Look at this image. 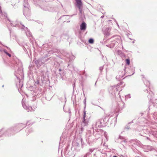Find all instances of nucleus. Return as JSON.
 I'll return each mask as SVG.
<instances>
[{
  "instance_id": "nucleus-12",
  "label": "nucleus",
  "mask_w": 157,
  "mask_h": 157,
  "mask_svg": "<svg viewBox=\"0 0 157 157\" xmlns=\"http://www.w3.org/2000/svg\"><path fill=\"white\" fill-rule=\"evenodd\" d=\"M4 52L9 57H11V55L10 54L8 53L6 50H4Z\"/></svg>"
},
{
  "instance_id": "nucleus-15",
  "label": "nucleus",
  "mask_w": 157,
  "mask_h": 157,
  "mask_svg": "<svg viewBox=\"0 0 157 157\" xmlns=\"http://www.w3.org/2000/svg\"><path fill=\"white\" fill-rule=\"evenodd\" d=\"M125 98H131V96L130 94H128V95H127L125 97Z\"/></svg>"
},
{
  "instance_id": "nucleus-13",
  "label": "nucleus",
  "mask_w": 157,
  "mask_h": 157,
  "mask_svg": "<svg viewBox=\"0 0 157 157\" xmlns=\"http://www.w3.org/2000/svg\"><path fill=\"white\" fill-rule=\"evenodd\" d=\"M89 42L90 43L92 44L94 43V40L93 39L91 38L89 40Z\"/></svg>"
},
{
  "instance_id": "nucleus-17",
  "label": "nucleus",
  "mask_w": 157,
  "mask_h": 157,
  "mask_svg": "<svg viewBox=\"0 0 157 157\" xmlns=\"http://www.w3.org/2000/svg\"><path fill=\"white\" fill-rule=\"evenodd\" d=\"M99 69L101 71H102L103 69V67H100Z\"/></svg>"
},
{
  "instance_id": "nucleus-7",
  "label": "nucleus",
  "mask_w": 157,
  "mask_h": 157,
  "mask_svg": "<svg viewBox=\"0 0 157 157\" xmlns=\"http://www.w3.org/2000/svg\"><path fill=\"white\" fill-rule=\"evenodd\" d=\"M22 26L24 27L23 29H25L26 35L28 37L31 36V34L30 32L28 30V29L27 27H25L23 25Z\"/></svg>"
},
{
  "instance_id": "nucleus-18",
  "label": "nucleus",
  "mask_w": 157,
  "mask_h": 157,
  "mask_svg": "<svg viewBox=\"0 0 157 157\" xmlns=\"http://www.w3.org/2000/svg\"><path fill=\"white\" fill-rule=\"evenodd\" d=\"M155 134H156V133H157V131H156V132H154L153 133V135H155V136H156V135H155Z\"/></svg>"
},
{
  "instance_id": "nucleus-26",
  "label": "nucleus",
  "mask_w": 157,
  "mask_h": 157,
  "mask_svg": "<svg viewBox=\"0 0 157 157\" xmlns=\"http://www.w3.org/2000/svg\"><path fill=\"white\" fill-rule=\"evenodd\" d=\"M113 157H118L116 156H114Z\"/></svg>"
},
{
  "instance_id": "nucleus-6",
  "label": "nucleus",
  "mask_w": 157,
  "mask_h": 157,
  "mask_svg": "<svg viewBox=\"0 0 157 157\" xmlns=\"http://www.w3.org/2000/svg\"><path fill=\"white\" fill-rule=\"evenodd\" d=\"M36 65L38 67H40L43 63L42 61L40 59L36 60L35 61Z\"/></svg>"
},
{
  "instance_id": "nucleus-1",
  "label": "nucleus",
  "mask_w": 157,
  "mask_h": 157,
  "mask_svg": "<svg viewBox=\"0 0 157 157\" xmlns=\"http://www.w3.org/2000/svg\"><path fill=\"white\" fill-rule=\"evenodd\" d=\"M25 101L23 98L22 101V103L23 107L24 109H26L27 111H31L32 110H34L37 107V104L36 103H34L33 105L32 106V107L27 106L25 103Z\"/></svg>"
},
{
  "instance_id": "nucleus-20",
  "label": "nucleus",
  "mask_w": 157,
  "mask_h": 157,
  "mask_svg": "<svg viewBox=\"0 0 157 157\" xmlns=\"http://www.w3.org/2000/svg\"><path fill=\"white\" fill-rule=\"evenodd\" d=\"M11 25L12 26H16V25H14V23H11Z\"/></svg>"
},
{
  "instance_id": "nucleus-4",
  "label": "nucleus",
  "mask_w": 157,
  "mask_h": 157,
  "mask_svg": "<svg viewBox=\"0 0 157 157\" xmlns=\"http://www.w3.org/2000/svg\"><path fill=\"white\" fill-rule=\"evenodd\" d=\"M119 39H117L116 40L112 41V43L109 45H107L108 47L112 48H113L115 45L118 44V42H120Z\"/></svg>"
},
{
  "instance_id": "nucleus-24",
  "label": "nucleus",
  "mask_w": 157,
  "mask_h": 157,
  "mask_svg": "<svg viewBox=\"0 0 157 157\" xmlns=\"http://www.w3.org/2000/svg\"><path fill=\"white\" fill-rule=\"evenodd\" d=\"M59 71H61V69H59Z\"/></svg>"
},
{
  "instance_id": "nucleus-25",
  "label": "nucleus",
  "mask_w": 157,
  "mask_h": 157,
  "mask_svg": "<svg viewBox=\"0 0 157 157\" xmlns=\"http://www.w3.org/2000/svg\"><path fill=\"white\" fill-rule=\"evenodd\" d=\"M147 139H148V140H149V138L148 137H147Z\"/></svg>"
},
{
  "instance_id": "nucleus-11",
  "label": "nucleus",
  "mask_w": 157,
  "mask_h": 157,
  "mask_svg": "<svg viewBox=\"0 0 157 157\" xmlns=\"http://www.w3.org/2000/svg\"><path fill=\"white\" fill-rule=\"evenodd\" d=\"M17 79L19 80V87H22L23 85L22 80L19 79V78L17 77Z\"/></svg>"
},
{
  "instance_id": "nucleus-23",
  "label": "nucleus",
  "mask_w": 157,
  "mask_h": 157,
  "mask_svg": "<svg viewBox=\"0 0 157 157\" xmlns=\"http://www.w3.org/2000/svg\"><path fill=\"white\" fill-rule=\"evenodd\" d=\"M84 103L85 104H86V99H85V100H84Z\"/></svg>"
},
{
  "instance_id": "nucleus-21",
  "label": "nucleus",
  "mask_w": 157,
  "mask_h": 157,
  "mask_svg": "<svg viewBox=\"0 0 157 157\" xmlns=\"http://www.w3.org/2000/svg\"><path fill=\"white\" fill-rule=\"evenodd\" d=\"M24 6L25 7H27L28 8L29 6L28 5H27V6H26L25 5Z\"/></svg>"
},
{
  "instance_id": "nucleus-3",
  "label": "nucleus",
  "mask_w": 157,
  "mask_h": 157,
  "mask_svg": "<svg viewBox=\"0 0 157 157\" xmlns=\"http://www.w3.org/2000/svg\"><path fill=\"white\" fill-rule=\"evenodd\" d=\"M124 75L125 71H124H124H119L116 75V79L118 80H121V79H122Z\"/></svg>"
},
{
  "instance_id": "nucleus-8",
  "label": "nucleus",
  "mask_w": 157,
  "mask_h": 157,
  "mask_svg": "<svg viewBox=\"0 0 157 157\" xmlns=\"http://www.w3.org/2000/svg\"><path fill=\"white\" fill-rule=\"evenodd\" d=\"M80 29L81 30L85 31L86 29V24L85 22H83L80 26Z\"/></svg>"
},
{
  "instance_id": "nucleus-9",
  "label": "nucleus",
  "mask_w": 157,
  "mask_h": 157,
  "mask_svg": "<svg viewBox=\"0 0 157 157\" xmlns=\"http://www.w3.org/2000/svg\"><path fill=\"white\" fill-rule=\"evenodd\" d=\"M76 2V6L78 8H80L82 6V2L81 0H75Z\"/></svg>"
},
{
  "instance_id": "nucleus-2",
  "label": "nucleus",
  "mask_w": 157,
  "mask_h": 157,
  "mask_svg": "<svg viewBox=\"0 0 157 157\" xmlns=\"http://www.w3.org/2000/svg\"><path fill=\"white\" fill-rule=\"evenodd\" d=\"M103 125L102 122L101 120H98L93 125V128L96 131L99 128H101Z\"/></svg>"
},
{
  "instance_id": "nucleus-10",
  "label": "nucleus",
  "mask_w": 157,
  "mask_h": 157,
  "mask_svg": "<svg viewBox=\"0 0 157 157\" xmlns=\"http://www.w3.org/2000/svg\"><path fill=\"white\" fill-rule=\"evenodd\" d=\"M122 85V82H120L118 83L116 86H114V90H116L117 91H118L119 90H120V89H119V87H117L120 86Z\"/></svg>"
},
{
  "instance_id": "nucleus-5",
  "label": "nucleus",
  "mask_w": 157,
  "mask_h": 157,
  "mask_svg": "<svg viewBox=\"0 0 157 157\" xmlns=\"http://www.w3.org/2000/svg\"><path fill=\"white\" fill-rule=\"evenodd\" d=\"M86 117V112L85 111H84V115L83 117V121L81 124L82 126L83 127L87 126L88 124V121L85 119Z\"/></svg>"
},
{
  "instance_id": "nucleus-19",
  "label": "nucleus",
  "mask_w": 157,
  "mask_h": 157,
  "mask_svg": "<svg viewBox=\"0 0 157 157\" xmlns=\"http://www.w3.org/2000/svg\"><path fill=\"white\" fill-rule=\"evenodd\" d=\"M89 151H90V152H92L93 151V150L92 149H89Z\"/></svg>"
},
{
  "instance_id": "nucleus-28",
  "label": "nucleus",
  "mask_w": 157,
  "mask_h": 157,
  "mask_svg": "<svg viewBox=\"0 0 157 157\" xmlns=\"http://www.w3.org/2000/svg\"><path fill=\"white\" fill-rule=\"evenodd\" d=\"M63 16L64 17H65V16Z\"/></svg>"
},
{
  "instance_id": "nucleus-22",
  "label": "nucleus",
  "mask_w": 157,
  "mask_h": 157,
  "mask_svg": "<svg viewBox=\"0 0 157 157\" xmlns=\"http://www.w3.org/2000/svg\"><path fill=\"white\" fill-rule=\"evenodd\" d=\"M113 86H111V87H110V90L112 89H113Z\"/></svg>"
},
{
  "instance_id": "nucleus-16",
  "label": "nucleus",
  "mask_w": 157,
  "mask_h": 157,
  "mask_svg": "<svg viewBox=\"0 0 157 157\" xmlns=\"http://www.w3.org/2000/svg\"><path fill=\"white\" fill-rule=\"evenodd\" d=\"M81 7H80V8H79L80 13L81 14H82V10L81 9Z\"/></svg>"
},
{
  "instance_id": "nucleus-27",
  "label": "nucleus",
  "mask_w": 157,
  "mask_h": 157,
  "mask_svg": "<svg viewBox=\"0 0 157 157\" xmlns=\"http://www.w3.org/2000/svg\"><path fill=\"white\" fill-rule=\"evenodd\" d=\"M103 17V16H102L101 17H102H102Z\"/></svg>"
},
{
  "instance_id": "nucleus-14",
  "label": "nucleus",
  "mask_w": 157,
  "mask_h": 157,
  "mask_svg": "<svg viewBox=\"0 0 157 157\" xmlns=\"http://www.w3.org/2000/svg\"><path fill=\"white\" fill-rule=\"evenodd\" d=\"M126 63L129 65L130 64V60L129 59H127L126 60Z\"/></svg>"
}]
</instances>
